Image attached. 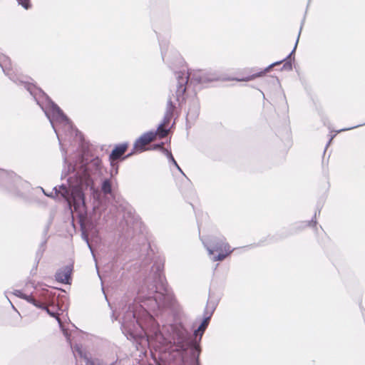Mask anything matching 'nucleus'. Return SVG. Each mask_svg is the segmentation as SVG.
I'll use <instances>...</instances> for the list:
<instances>
[{
    "instance_id": "ddd939ff",
    "label": "nucleus",
    "mask_w": 365,
    "mask_h": 365,
    "mask_svg": "<svg viewBox=\"0 0 365 365\" xmlns=\"http://www.w3.org/2000/svg\"><path fill=\"white\" fill-rule=\"evenodd\" d=\"M160 148L163 150V151L165 153V154L167 155L169 161H170L176 168L180 172L182 173L183 175V172L182 171L181 168H180V166L178 165V164L177 163L176 160L174 159L172 153L170 151L168 150L167 149H165V148H163V143H161L160 144H157L155 145V148Z\"/></svg>"
},
{
    "instance_id": "cd10ccee",
    "label": "nucleus",
    "mask_w": 365,
    "mask_h": 365,
    "mask_svg": "<svg viewBox=\"0 0 365 365\" xmlns=\"http://www.w3.org/2000/svg\"><path fill=\"white\" fill-rule=\"evenodd\" d=\"M14 294L21 299H24V295H26V294H24L22 293L21 291L19 290H16L15 292H14Z\"/></svg>"
},
{
    "instance_id": "20e7f679",
    "label": "nucleus",
    "mask_w": 365,
    "mask_h": 365,
    "mask_svg": "<svg viewBox=\"0 0 365 365\" xmlns=\"http://www.w3.org/2000/svg\"><path fill=\"white\" fill-rule=\"evenodd\" d=\"M177 79V88L175 91L176 100L180 101L184 100V94L187 89V84L189 79L197 83H205L212 81L223 80L217 73L211 71H198L192 73H185V71H175Z\"/></svg>"
},
{
    "instance_id": "c756f323",
    "label": "nucleus",
    "mask_w": 365,
    "mask_h": 365,
    "mask_svg": "<svg viewBox=\"0 0 365 365\" xmlns=\"http://www.w3.org/2000/svg\"><path fill=\"white\" fill-rule=\"evenodd\" d=\"M177 61H178L179 63H182V58L180 56L177 57Z\"/></svg>"
},
{
    "instance_id": "9b49d317",
    "label": "nucleus",
    "mask_w": 365,
    "mask_h": 365,
    "mask_svg": "<svg viewBox=\"0 0 365 365\" xmlns=\"http://www.w3.org/2000/svg\"><path fill=\"white\" fill-rule=\"evenodd\" d=\"M156 137V133H153V130L144 133L140 135L134 143V149L140 150V152L144 151L145 149L144 146L148 143L153 141Z\"/></svg>"
},
{
    "instance_id": "f257e3e1",
    "label": "nucleus",
    "mask_w": 365,
    "mask_h": 365,
    "mask_svg": "<svg viewBox=\"0 0 365 365\" xmlns=\"http://www.w3.org/2000/svg\"><path fill=\"white\" fill-rule=\"evenodd\" d=\"M163 267V264L155 263L151 269L153 281L148 284L145 279L141 286L138 293L139 303L133 302L122 307L121 329L127 338L145 334L148 338L169 346L168 359L173 365H200V341L217 303L208 299L203 319L194 331V338L181 324L163 325L160 330L150 312L158 315V312L170 310L176 316L181 311L165 281Z\"/></svg>"
},
{
    "instance_id": "39448f33",
    "label": "nucleus",
    "mask_w": 365,
    "mask_h": 365,
    "mask_svg": "<svg viewBox=\"0 0 365 365\" xmlns=\"http://www.w3.org/2000/svg\"><path fill=\"white\" fill-rule=\"evenodd\" d=\"M76 178L77 181L76 185L69 184V186L67 187L66 185L62 184L59 186H55L53 189L54 192H52L50 194L46 193L43 188H41L42 191L46 195L50 197H55L56 196L58 197L60 195L68 202L69 205L74 207L75 205H77V196L78 195H80V194H81L82 198L85 199V195L83 190L85 185L80 178Z\"/></svg>"
},
{
    "instance_id": "f704fd0d",
    "label": "nucleus",
    "mask_w": 365,
    "mask_h": 365,
    "mask_svg": "<svg viewBox=\"0 0 365 365\" xmlns=\"http://www.w3.org/2000/svg\"><path fill=\"white\" fill-rule=\"evenodd\" d=\"M15 194H16V195H19V191L15 192Z\"/></svg>"
},
{
    "instance_id": "9d476101",
    "label": "nucleus",
    "mask_w": 365,
    "mask_h": 365,
    "mask_svg": "<svg viewBox=\"0 0 365 365\" xmlns=\"http://www.w3.org/2000/svg\"><path fill=\"white\" fill-rule=\"evenodd\" d=\"M11 64L10 58L5 55H3V54L0 55V67L2 68V71L6 76H8L9 77V78L11 81L18 83L19 79L17 78H15L14 76H13L10 72L11 71ZM19 83H22L26 90H27V88L26 87V84L32 85L31 83L24 82V81H20V80H19Z\"/></svg>"
},
{
    "instance_id": "1a4fd4ad",
    "label": "nucleus",
    "mask_w": 365,
    "mask_h": 365,
    "mask_svg": "<svg viewBox=\"0 0 365 365\" xmlns=\"http://www.w3.org/2000/svg\"><path fill=\"white\" fill-rule=\"evenodd\" d=\"M302 26H303V22L302 23V25H301V27H300V29H299V34H298V36H297V38L294 47L292 49V51H291V53L286 58H284V59H282L281 61H276V62H274V63H271L266 68H264L263 71H261L259 73L254 74V75L252 76V77L247 78V81L252 79V78H254L255 77L261 76L262 74L268 72L272 67H274L275 66H277V65H279L282 62H284V64L282 66V70L291 71L292 69V61L290 60V56L295 52V50H296V48L297 46V43H298V41H299V36H300L301 31H302Z\"/></svg>"
},
{
    "instance_id": "c85d7f7f",
    "label": "nucleus",
    "mask_w": 365,
    "mask_h": 365,
    "mask_svg": "<svg viewBox=\"0 0 365 365\" xmlns=\"http://www.w3.org/2000/svg\"><path fill=\"white\" fill-rule=\"evenodd\" d=\"M14 182H20L21 181V178L19 176H14Z\"/></svg>"
},
{
    "instance_id": "f3484780",
    "label": "nucleus",
    "mask_w": 365,
    "mask_h": 365,
    "mask_svg": "<svg viewBox=\"0 0 365 365\" xmlns=\"http://www.w3.org/2000/svg\"><path fill=\"white\" fill-rule=\"evenodd\" d=\"M169 131L170 128H166V126H160V125H158L156 130H153V133H156V136L158 135L160 139L167 136Z\"/></svg>"
},
{
    "instance_id": "f03ea898",
    "label": "nucleus",
    "mask_w": 365,
    "mask_h": 365,
    "mask_svg": "<svg viewBox=\"0 0 365 365\" xmlns=\"http://www.w3.org/2000/svg\"><path fill=\"white\" fill-rule=\"evenodd\" d=\"M26 87L31 96H32L34 99L36 101V103L44 112L58 136V140H60L54 122L63 124V125L71 128L72 123L71 120L64 114L59 106L56 104L41 88L31 84H26Z\"/></svg>"
},
{
    "instance_id": "7ed1b4c3",
    "label": "nucleus",
    "mask_w": 365,
    "mask_h": 365,
    "mask_svg": "<svg viewBox=\"0 0 365 365\" xmlns=\"http://www.w3.org/2000/svg\"><path fill=\"white\" fill-rule=\"evenodd\" d=\"M89 150L88 147L83 145L82 152L78 155V159L75 163H69L68 165V170L63 171V174L66 175L73 173V177L80 178L84 183L85 187H88L92 182L91 178V173L98 171L101 168V160L99 158H88Z\"/></svg>"
},
{
    "instance_id": "f8f14e48",
    "label": "nucleus",
    "mask_w": 365,
    "mask_h": 365,
    "mask_svg": "<svg viewBox=\"0 0 365 365\" xmlns=\"http://www.w3.org/2000/svg\"><path fill=\"white\" fill-rule=\"evenodd\" d=\"M73 267L71 265H66L59 269L55 274V279L63 284H70Z\"/></svg>"
},
{
    "instance_id": "72a5a7b5",
    "label": "nucleus",
    "mask_w": 365,
    "mask_h": 365,
    "mask_svg": "<svg viewBox=\"0 0 365 365\" xmlns=\"http://www.w3.org/2000/svg\"><path fill=\"white\" fill-rule=\"evenodd\" d=\"M97 272H98V277H100V279H101L99 272H98V271H97Z\"/></svg>"
},
{
    "instance_id": "423d86ee",
    "label": "nucleus",
    "mask_w": 365,
    "mask_h": 365,
    "mask_svg": "<svg viewBox=\"0 0 365 365\" xmlns=\"http://www.w3.org/2000/svg\"><path fill=\"white\" fill-rule=\"evenodd\" d=\"M81 196V194L77 196L78 202L77 205L73 207V210L78 218L81 230L90 232L91 235H94L97 232L96 225L91 217L88 215L85 199H83Z\"/></svg>"
},
{
    "instance_id": "6ab92c4d",
    "label": "nucleus",
    "mask_w": 365,
    "mask_h": 365,
    "mask_svg": "<svg viewBox=\"0 0 365 365\" xmlns=\"http://www.w3.org/2000/svg\"><path fill=\"white\" fill-rule=\"evenodd\" d=\"M232 252V250L230 249H225V250H223V252H218V255H215L213 257V259L212 260L214 262H216V261H222L227 256H228L230 254H231V252Z\"/></svg>"
},
{
    "instance_id": "a211bd4d",
    "label": "nucleus",
    "mask_w": 365,
    "mask_h": 365,
    "mask_svg": "<svg viewBox=\"0 0 365 365\" xmlns=\"http://www.w3.org/2000/svg\"><path fill=\"white\" fill-rule=\"evenodd\" d=\"M48 229H49V225H47L45 227L43 232V240L38 247V249L42 250L43 251L46 250V243H47V240L48 238Z\"/></svg>"
},
{
    "instance_id": "aec40b11",
    "label": "nucleus",
    "mask_w": 365,
    "mask_h": 365,
    "mask_svg": "<svg viewBox=\"0 0 365 365\" xmlns=\"http://www.w3.org/2000/svg\"><path fill=\"white\" fill-rule=\"evenodd\" d=\"M81 238L86 242V243L87 244V246L89 248L92 255L95 258L94 252H93L92 246L90 244V242H89L88 235H89V234H91L90 232H88V231H86V230H81Z\"/></svg>"
},
{
    "instance_id": "0eeeda50",
    "label": "nucleus",
    "mask_w": 365,
    "mask_h": 365,
    "mask_svg": "<svg viewBox=\"0 0 365 365\" xmlns=\"http://www.w3.org/2000/svg\"><path fill=\"white\" fill-rule=\"evenodd\" d=\"M201 240L209 255H212L215 251L223 252V250L230 248L229 244L225 242L224 237L211 236L205 240L201 239Z\"/></svg>"
},
{
    "instance_id": "bb28decb",
    "label": "nucleus",
    "mask_w": 365,
    "mask_h": 365,
    "mask_svg": "<svg viewBox=\"0 0 365 365\" xmlns=\"http://www.w3.org/2000/svg\"><path fill=\"white\" fill-rule=\"evenodd\" d=\"M364 125H365V123H362V124H359V125H354V126H352V127H350V128H342V129H340L339 130H338L337 132L340 133V132H342V131L349 130H351V129H354V128L362 126Z\"/></svg>"
},
{
    "instance_id": "412c9836",
    "label": "nucleus",
    "mask_w": 365,
    "mask_h": 365,
    "mask_svg": "<svg viewBox=\"0 0 365 365\" xmlns=\"http://www.w3.org/2000/svg\"><path fill=\"white\" fill-rule=\"evenodd\" d=\"M45 251L38 249L36 253V257H35V265L31 269V272L36 273L38 267V264L41 259V257L43 255Z\"/></svg>"
},
{
    "instance_id": "5701e85b",
    "label": "nucleus",
    "mask_w": 365,
    "mask_h": 365,
    "mask_svg": "<svg viewBox=\"0 0 365 365\" xmlns=\"http://www.w3.org/2000/svg\"><path fill=\"white\" fill-rule=\"evenodd\" d=\"M199 108L197 104H193L192 106L189 108L187 112V116H190L193 118H196L198 115Z\"/></svg>"
},
{
    "instance_id": "4be33fe9",
    "label": "nucleus",
    "mask_w": 365,
    "mask_h": 365,
    "mask_svg": "<svg viewBox=\"0 0 365 365\" xmlns=\"http://www.w3.org/2000/svg\"><path fill=\"white\" fill-rule=\"evenodd\" d=\"M175 109V106L172 101L171 98L170 97L167 101L166 108L165 113L170 114L173 115V112Z\"/></svg>"
},
{
    "instance_id": "6e6552de",
    "label": "nucleus",
    "mask_w": 365,
    "mask_h": 365,
    "mask_svg": "<svg viewBox=\"0 0 365 365\" xmlns=\"http://www.w3.org/2000/svg\"><path fill=\"white\" fill-rule=\"evenodd\" d=\"M128 148V143H123L121 144L116 145L113 150L111 151L110 154L109 155V160L110 165L113 168L115 167V173H118V161L119 160H123L134 153V151L130 152L128 155L123 156L124 153L127 150Z\"/></svg>"
},
{
    "instance_id": "a878e982",
    "label": "nucleus",
    "mask_w": 365,
    "mask_h": 365,
    "mask_svg": "<svg viewBox=\"0 0 365 365\" xmlns=\"http://www.w3.org/2000/svg\"><path fill=\"white\" fill-rule=\"evenodd\" d=\"M319 214L320 213V210H316L315 211V213H314V217L312 219L311 221L308 222V225H311L312 224H314V225H315L317 224V221H316V217H317V215Z\"/></svg>"
},
{
    "instance_id": "2eb2a0df",
    "label": "nucleus",
    "mask_w": 365,
    "mask_h": 365,
    "mask_svg": "<svg viewBox=\"0 0 365 365\" xmlns=\"http://www.w3.org/2000/svg\"><path fill=\"white\" fill-rule=\"evenodd\" d=\"M102 192L106 195H110L112 193V182L110 179H104L102 181L101 187Z\"/></svg>"
},
{
    "instance_id": "dca6fc26",
    "label": "nucleus",
    "mask_w": 365,
    "mask_h": 365,
    "mask_svg": "<svg viewBox=\"0 0 365 365\" xmlns=\"http://www.w3.org/2000/svg\"><path fill=\"white\" fill-rule=\"evenodd\" d=\"M24 299L26 300L28 302L32 304L37 308L39 309H46V306L41 302L36 300L32 295H24Z\"/></svg>"
},
{
    "instance_id": "b1692460",
    "label": "nucleus",
    "mask_w": 365,
    "mask_h": 365,
    "mask_svg": "<svg viewBox=\"0 0 365 365\" xmlns=\"http://www.w3.org/2000/svg\"><path fill=\"white\" fill-rule=\"evenodd\" d=\"M173 115L165 113L163 121L159 124L160 126H167L173 118Z\"/></svg>"
},
{
    "instance_id": "4468645a",
    "label": "nucleus",
    "mask_w": 365,
    "mask_h": 365,
    "mask_svg": "<svg viewBox=\"0 0 365 365\" xmlns=\"http://www.w3.org/2000/svg\"><path fill=\"white\" fill-rule=\"evenodd\" d=\"M43 309V310H45V311L47 312V314H48V315H50L51 317H54V318H56V320L58 321V324H59L60 327H61V329H62V331H63V333L64 336L66 337L67 340H68V341H69V339H70V335H69V334H68V331H67V330H66V329H64L63 328L62 322H61V321L60 318L58 317V313H57V312H54V311H51V310L49 308H48L46 306V309Z\"/></svg>"
},
{
    "instance_id": "473e14b6",
    "label": "nucleus",
    "mask_w": 365,
    "mask_h": 365,
    "mask_svg": "<svg viewBox=\"0 0 365 365\" xmlns=\"http://www.w3.org/2000/svg\"><path fill=\"white\" fill-rule=\"evenodd\" d=\"M161 55H162L163 59L164 60L165 56H164V54H163V51L161 52Z\"/></svg>"
},
{
    "instance_id": "2f4dec72",
    "label": "nucleus",
    "mask_w": 365,
    "mask_h": 365,
    "mask_svg": "<svg viewBox=\"0 0 365 365\" xmlns=\"http://www.w3.org/2000/svg\"><path fill=\"white\" fill-rule=\"evenodd\" d=\"M332 138H333V137H331V138H330V140H329L328 143L327 144V147L329 145V143H331V141L332 140Z\"/></svg>"
},
{
    "instance_id": "7c9ffc66",
    "label": "nucleus",
    "mask_w": 365,
    "mask_h": 365,
    "mask_svg": "<svg viewBox=\"0 0 365 365\" xmlns=\"http://www.w3.org/2000/svg\"><path fill=\"white\" fill-rule=\"evenodd\" d=\"M112 318L114 319L115 320H117V317H115L114 312H113Z\"/></svg>"
},
{
    "instance_id": "393cba45",
    "label": "nucleus",
    "mask_w": 365,
    "mask_h": 365,
    "mask_svg": "<svg viewBox=\"0 0 365 365\" xmlns=\"http://www.w3.org/2000/svg\"><path fill=\"white\" fill-rule=\"evenodd\" d=\"M19 5H21L25 9H29L31 7V4L29 0H16Z\"/></svg>"
}]
</instances>
